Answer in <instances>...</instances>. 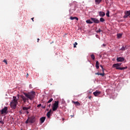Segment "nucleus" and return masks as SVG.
<instances>
[{
	"instance_id": "aec40b11",
	"label": "nucleus",
	"mask_w": 130,
	"mask_h": 130,
	"mask_svg": "<svg viewBox=\"0 0 130 130\" xmlns=\"http://www.w3.org/2000/svg\"><path fill=\"white\" fill-rule=\"evenodd\" d=\"M90 56L93 60H95V55H94V54H91Z\"/></svg>"
},
{
	"instance_id": "8fccbe9b",
	"label": "nucleus",
	"mask_w": 130,
	"mask_h": 130,
	"mask_svg": "<svg viewBox=\"0 0 130 130\" xmlns=\"http://www.w3.org/2000/svg\"><path fill=\"white\" fill-rule=\"evenodd\" d=\"M62 120H64V119L63 118V119H62Z\"/></svg>"
},
{
	"instance_id": "f03ea898",
	"label": "nucleus",
	"mask_w": 130,
	"mask_h": 130,
	"mask_svg": "<svg viewBox=\"0 0 130 130\" xmlns=\"http://www.w3.org/2000/svg\"><path fill=\"white\" fill-rule=\"evenodd\" d=\"M24 95L28 98V99H29L30 100H32V99L34 98V96H35V92L31 91L30 92L28 93H24Z\"/></svg>"
},
{
	"instance_id": "de8ad7c7",
	"label": "nucleus",
	"mask_w": 130,
	"mask_h": 130,
	"mask_svg": "<svg viewBox=\"0 0 130 130\" xmlns=\"http://www.w3.org/2000/svg\"><path fill=\"white\" fill-rule=\"evenodd\" d=\"M38 42H39V39H38Z\"/></svg>"
},
{
	"instance_id": "423d86ee",
	"label": "nucleus",
	"mask_w": 130,
	"mask_h": 130,
	"mask_svg": "<svg viewBox=\"0 0 130 130\" xmlns=\"http://www.w3.org/2000/svg\"><path fill=\"white\" fill-rule=\"evenodd\" d=\"M90 19L91 21H93V23H95V24H99V23H100V21L97 18H91Z\"/></svg>"
},
{
	"instance_id": "58836bf2",
	"label": "nucleus",
	"mask_w": 130,
	"mask_h": 130,
	"mask_svg": "<svg viewBox=\"0 0 130 130\" xmlns=\"http://www.w3.org/2000/svg\"><path fill=\"white\" fill-rule=\"evenodd\" d=\"M103 46L104 47H105L106 46V44H103Z\"/></svg>"
},
{
	"instance_id": "a878e982",
	"label": "nucleus",
	"mask_w": 130,
	"mask_h": 130,
	"mask_svg": "<svg viewBox=\"0 0 130 130\" xmlns=\"http://www.w3.org/2000/svg\"><path fill=\"white\" fill-rule=\"evenodd\" d=\"M50 113H49V112H47V117H48V118H49V117H50Z\"/></svg>"
},
{
	"instance_id": "c9c22d12",
	"label": "nucleus",
	"mask_w": 130,
	"mask_h": 130,
	"mask_svg": "<svg viewBox=\"0 0 130 130\" xmlns=\"http://www.w3.org/2000/svg\"><path fill=\"white\" fill-rule=\"evenodd\" d=\"M0 123H1L2 124H4V122L3 121H0Z\"/></svg>"
},
{
	"instance_id": "4c0bfd02",
	"label": "nucleus",
	"mask_w": 130,
	"mask_h": 130,
	"mask_svg": "<svg viewBox=\"0 0 130 130\" xmlns=\"http://www.w3.org/2000/svg\"><path fill=\"white\" fill-rule=\"evenodd\" d=\"M50 106H51V104H50L48 105V107H49V108H50Z\"/></svg>"
},
{
	"instance_id": "20e7f679",
	"label": "nucleus",
	"mask_w": 130,
	"mask_h": 130,
	"mask_svg": "<svg viewBox=\"0 0 130 130\" xmlns=\"http://www.w3.org/2000/svg\"><path fill=\"white\" fill-rule=\"evenodd\" d=\"M28 119H29V122L30 123H34V122H35V121L36 120L35 116H32L31 117L28 118Z\"/></svg>"
},
{
	"instance_id": "c756f323",
	"label": "nucleus",
	"mask_w": 130,
	"mask_h": 130,
	"mask_svg": "<svg viewBox=\"0 0 130 130\" xmlns=\"http://www.w3.org/2000/svg\"><path fill=\"white\" fill-rule=\"evenodd\" d=\"M101 32V29H100V28L99 29V30H98L96 31V32L97 33H100Z\"/></svg>"
},
{
	"instance_id": "2f4dec72",
	"label": "nucleus",
	"mask_w": 130,
	"mask_h": 130,
	"mask_svg": "<svg viewBox=\"0 0 130 130\" xmlns=\"http://www.w3.org/2000/svg\"><path fill=\"white\" fill-rule=\"evenodd\" d=\"M127 17H128V15L127 14H125V15L124 16V18H127Z\"/></svg>"
},
{
	"instance_id": "39448f33",
	"label": "nucleus",
	"mask_w": 130,
	"mask_h": 130,
	"mask_svg": "<svg viewBox=\"0 0 130 130\" xmlns=\"http://www.w3.org/2000/svg\"><path fill=\"white\" fill-rule=\"evenodd\" d=\"M8 111V107H5L1 111H0L1 114H5Z\"/></svg>"
},
{
	"instance_id": "f3484780",
	"label": "nucleus",
	"mask_w": 130,
	"mask_h": 130,
	"mask_svg": "<svg viewBox=\"0 0 130 130\" xmlns=\"http://www.w3.org/2000/svg\"><path fill=\"white\" fill-rule=\"evenodd\" d=\"M73 103H74V104H75V105H78V106H80V105H81V104L79 103V102H74V101H72Z\"/></svg>"
},
{
	"instance_id": "5701e85b",
	"label": "nucleus",
	"mask_w": 130,
	"mask_h": 130,
	"mask_svg": "<svg viewBox=\"0 0 130 130\" xmlns=\"http://www.w3.org/2000/svg\"><path fill=\"white\" fill-rule=\"evenodd\" d=\"M100 22H105V19L102 17L100 19Z\"/></svg>"
},
{
	"instance_id": "7c9ffc66",
	"label": "nucleus",
	"mask_w": 130,
	"mask_h": 130,
	"mask_svg": "<svg viewBox=\"0 0 130 130\" xmlns=\"http://www.w3.org/2000/svg\"><path fill=\"white\" fill-rule=\"evenodd\" d=\"M3 62H5L6 64H8V62L7 61V60H6V59H4V60H3Z\"/></svg>"
},
{
	"instance_id": "6ab92c4d",
	"label": "nucleus",
	"mask_w": 130,
	"mask_h": 130,
	"mask_svg": "<svg viewBox=\"0 0 130 130\" xmlns=\"http://www.w3.org/2000/svg\"><path fill=\"white\" fill-rule=\"evenodd\" d=\"M125 15H127L128 16H130V11H127L125 12Z\"/></svg>"
},
{
	"instance_id": "ea45409f",
	"label": "nucleus",
	"mask_w": 130,
	"mask_h": 130,
	"mask_svg": "<svg viewBox=\"0 0 130 130\" xmlns=\"http://www.w3.org/2000/svg\"><path fill=\"white\" fill-rule=\"evenodd\" d=\"M103 73H104L105 69L104 68L102 69Z\"/></svg>"
},
{
	"instance_id": "a211bd4d",
	"label": "nucleus",
	"mask_w": 130,
	"mask_h": 130,
	"mask_svg": "<svg viewBox=\"0 0 130 130\" xmlns=\"http://www.w3.org/2000/svg\"><path fill=\"white\" fill-rule=\"evenodd\" d=\"M86 22L87 24H93V22L91 21L90 20H87Z\"/></svg>"
},
{
	"instance_id": "3c124183",
	"label": "nucleus",
	"mask_w": 130,
	"mask_h": 130,
	"mask_svg": "<svg viewBox=\"0 0 130 130\" xmlns=\"http://www.w3.org/2000/svg\"><path fill=\"white\" fill-rule=\"evenodd\" d=\"M71 116H72V117H73V116L71 115Z\"/></svg>"
},
{
	"instance_id": "a19ab883",
	"label": "nucleus",
	"mask_w": 130,
	"mask_h": 130,
	"mask_svg": "<svg viewBox=\"0 0 130 130\" xmlns=\"http://www.w3.org/2000/svg\"><path fill=\"white\" fill-rule=\"evenodd\" d=\"M88 98H89V99H91L92 96H88Z\"/></svg>"
},
{
	"instance_id": "37998d69",
	"label": "nucleus",
	"mask_w": 130,
	"mask_h": 130,
	"mask_svg": "<svg viewBox=\"0 0 130 130\" xmlns=\"http://www.w3.org/2000/svg\"><path fill=\"white\" fill-rule=\"evenodd\" d=\"M28 77H29V74L27 73V74H26V78H28Z\"/></svg>"
},
{
	"instance_id": "2eb2a0df",
	"label": "nucleus",
	"mask_w": 130,
	"mask_h": 130,
	"mask_svg": "<svg viewBox=\"0 0 130 130\" xmlns=\"http://www.w3.org/2000/svg\"><path fill=\"white\" fill-rule=\"evenodd\" d=\"M70 19L71 20H76L77 21H79V18L77 17H71Z\"/></svg>"
},
{
	"instance_id": "6e6552de",
	"label": "nucleus",
	"mask_w": 130,
	"mask_h": 130,
	"mask_svg": "<svg viewBox=\"0 0 130 130\" xmlns=\"http://www.w3.org/2000/svg\"><path fill=\"white\" fill-rule=\"evenodd\" d=\"M93 94L95 97H97V96H99L101 94V91L96 90L95 92H93Z\"/></svg>"
},
{
	"instance_id": "bb28decb",
	"label": "nucleus",
	"mask_w": 130,
	"mask_h": 130,
	"mask_svg": "<svg viewBox=\"0 0 130 130\" xmlns=\"http://www.w3.org/2000/svg\"><path fill=\"white\" fill-rule=\"evenodd\" d=\"M105 75V73H100V76H102V77H104Z\"/></svg>"
},
{
	"instance_id": "9d476101",
	"label": "nucleus",
	"mask_w": 130,
	"mask_h": 130,
	"mask_svg": "<svg viewBox=\"0 0 130 130\" xmlns=\"http://www.w3.org/2000/svg\"><path fill=\"white\" fill-rule=\"evenodd\" d=\"M20 98L22 99V100H23L24 103H26V101L28 100V99L26 98V97H25L24 95H20Z\"/></svg>"
},
{
	"instance_id": "79ce46f5",
	"label": "nucleus",
	"mask_w": 130,
	"mask_h": 130,
	"mask_svg": "<svg viewBox=\"0 0 130 130\" xmlns=\"http://www.w3.org/2000/svg\"><path fill=\"white\" fill-rule=\"evenodd\" d=\"M27 110H28V109H30L31 108V107L29 106L27 108Z\"/></svg>"
},
{
	"instance_id": "0eeeda50",
	"label": "nucleus",
	"mask_w": 130,
	"mask_h": 130,
	"mask_svg": "<svg viewBox=\"0 0 130 130\" xmlns=\"http://www.w3.org/2000/svg\"><path fill=\"white\" fill-rule=\"evenodd\" d=\"M121 66V63H115L113 64V68H116V70H117V69H119V67H120Z\"/></svg>"
},
{
	"instance_id": "1a4fd4ad",
	"label": "nucleus",
	"mask_w": 130,
	"mask_h": 130,
	"mask_svg": "<svg viewBox=\"0 0 130 130\" xmlns=\"http://www.w3.org/2000/svg\"><path fill=\"white\" fill-rule=\"evenodd\" d=\"M117 61L118 62L124 61V58L122 57H119L117 58Z\"/></svg>"
},
{
	"instance_id": "b1692460",
	"label": "nucleus",
	"mask_w": 130,
	"mask_h": 130,
	"mask_svg": "<svg viewBox=\"0 0 130 130\" xmlns=\"http://www.w3.org/2000/svg\"><path fill=\"white\" fill-rule=\"evenodd\" d=\"M22 110H24L25 111H28V108H27V107H23L22 108Z\"/></svg>"
},
{
	"instance_id": "9b49d317",
	"label": "nucleus",
	"mask_w": 130,
	"mask_h": 130,
	"mask_svg": "<svg viewBox=\"0 0 130 130\" xmlns=\"http://www.w3.org/2000/svg\"><path fill=\"white\" fill-rule=\"evenodd\" d=\"M99 14L100 17H104L105 16V13L104 12L101 11Z\"/></svg>"
},
{
	"instance_id": "cd10ccee",
	"label": "nucleus",
	"mask_w": 130,
	"mask_h": 130,
	"mask_svg": "<svg viewBox=\"0 0 130 130\" xmlns=\"http://www.w3.org/2000/svg\"><path fill=\"white\" fill-rule=\"evenodd\" d=\"M76 45H78V43L75 42V44H74V48L77 47V46H76Z\"/></svg>"
},
{
	"instance_id": "e433bc0d",
	"label": "nucleus",
	"mask_w": 130,
	"mask_h": 130,
	"mask_svg": "<svg viewBox=\"0 0 130 130\" xmlns=\"http://www.w3.org/2000/svg\"><path fill=\"white\" fill-rule=\"evenodd\" d=\"M95 75H98V76H100V73L99 72L95 73Z\"/></svg>"
},
{
	"instance_id": "09e8293b",
	"label": "nucleus",
	"mask_w": 130,
	"mask_h": 130,
	"mask_svg": "<svg viewBox=\"0 0 130 130\" xmlns=\"http://www.w3.org/2000/svg\"><path fill=\"white\" fill-rule=\"evenodd\" d=\"M43 108H45V107H43Z\"/></svg>"
},
{
	"instance_id": "7ed1b4c3",
	"label": "nucleus",
	"mask_w": 130,
	"mask_h": 130,
	"mask_svg": "<svg viewBox=\"0 0 130 130\" xmlns=\"http://www.w3.org/2000/svg\"><path fill=\"white\" fill-rule=\"evenodd\" d=\"M59 103V102L58 101H55L53 105L52 106V110L53 111H56L57 109L58 108V104Z\"/></svg>"
},
{
	"instance_id": "a18cd8bd",
	"label": "nucleus",
	"mask_w": 130,
	"mask_h": 130,
	"mask_svg": "<svg viewBox=\"0 0 130 130\" xmlns=\"http://www.w3.org/2000/svg\"><path fill=\"white\" fill-rule=\"evenodd\" d=\"M100 67L102 69H103V66L102 65H100Z\"/></svg>"
},
{
	"instance_id": "393cba45",
	"label": "nucleus",
	"mask_w": 130,
	"mask_h": 130,
	"mask_svg": "<svg viewBox=\"0 0 130 130\" xmlns=\"http://www.w3.org/2000/svg\"><path fill=\"white\" fill-rule=\"evenodd\" d=\"M121 36H122V35H121V34H117V37L118 38H120L121 37Z\"/></svg>"
},
{
	"instance_id": "49530a36",
	"label": "nucleus",
	"mask_w": 130,
	"mask_h": 130,
	"mask_svg": "<svg viewBox=\"0 0 130 130\" xmlns=\"http://www.w3.org/2000/svg\"><path fill=\"white\" fill-rule=\"evenodd\" d=\"M26 113H27V114H28L29 112H28V111H26Z\"/></svg>"
},
{
	"instance_id": "473e14b6",
	"label": "nucleus",
	"mask_w": 130,
	"mask_h": 130,
	"mask_svg": "<svg viewBox=\"0 0 130 130\" xmlns=\"http://www.w3.org/2000/svg\"><path fill=\"white\" fill-rule=\"evenodd\" d=\"M25 123H29V118L27 119V120L25 121Z\"/></svg>"
},
{
	"instance_id": "f704fd0d",
	"label": "nucleus",
	"mask_w": 130,
	"mask_h": 130,
	"mask_svg": "<svg viewBox=\"0 0 130 130\" xmlns=\"http://www.w3.org/2000/svg\"><path fill=\"white\" fill-rule=\"evenodd\" d=\"M41 104H39L38 106H37V107H38V108H39V107H41Z\"/></svg>"
},
{
	"instance_id": "c85d7f7f",
	"label": "nucleus",
	"mask_w": 130,
	"mask_h": 130,
	"mask_svg": "<svg viewBox=\"0 0 130 130\" xmlns=\"http://www.w3.org/2000/svg\"><path fill=\"white\" fill-rule=\"evenodd\" d=\"M107 17H109V11H108L106 13Z\"/></svg>"
},
{
	"instance_id": "72a5a7b5",
	"label": "nucleus",
	"mask_w": 130,
	"mask_h": 130,
	"mask_svg": "<svg viewBox=\"0 0 130 130\" xmlns=\"http://www.w3.org/2000/svg\"><path fill=\"white\" fill-rule=\"evenodd\" d=\"M48 112L51 114L52 112V110L50 109Z\"/></svg>"
},
{
	"instance_id": "dca6fc26",
	"label": "nucleus",
	"mask_w": 130,
	"mask_h": 130,
	"mask_svg": "<svg viewBox=\"0 0 130 130\" xmlns=\"http://www.w3.org/2000/svg\"><path fill=\"white\" fill-rule=\"evenodd\" d=\"M96 69L98 70L99 69V61H96L95 63Z\"/></svg>"
},
{
	"instance_id": "4be33fe9",
	"label": "nucleus",
	"mask_w": 130,
	"mask_h": 130,
	"mask_svg": "<svg viewBox=\"0 0 130 130\" xmlns=\"http://www.w3.org/2000/svg\"><path fill=\"white\" fill-rule=\"evenodd\" d=\"M95 3H96L97 4H100V3H101V2H102V0H95Z\"/></svg>"
},
{
	"instance_id": "ddd939ff",
	"label": "nucleus",
	"mask_w": 130,
	"mask_h": 130,
	"mask_svg": "<svg viewBox=\"0 0 130 130\" xmlns=\"http://www.w3.org/2000/svg\"><path fill=\"white\" fill-rule=\"evenodd\" d=\"M45 117H43L40 118V121L41 123H43L45 121Z\"/></svg>"
},
{
	"instance_id": "412c9836",
	"label": "nucleus",
	"mask_w": 130,
	"mask_h": 130,
	"mask_svg": "<svg viewBox=\"0 0 130 130\" xmlns=\"http://www.w3.org/2000/svg\"><path fill=\"white\" fill-rule=\"evenodd\" d=\"M52 101H53V99L51 98V99L47 102V104H48V103H51V102H52Z\"/></svg>"
},
{
	"instance_id": "c03bdc74",
	"label": "nucleus",
	"mask_w": 130,
	"mask_h": 130,
	"mask_svg": "<svg viewBox=\"0 0 130 130\" xmlns=\"http://www.w3.org/2000/svg\"><path fill=\"white\" fill-rule=\"evenodd\" d=\"M31 20H32V22H34V17L32 18Z\"/></svg>"
},
{
	"instance_id": "f8f14e48",
	"label": "nucleus",
	"mask_w": 130,
	"mask_h": 130,
	"mask_svg": "<svg viewBox=\"0 0 130 130\" xmlns=\"http://www.w3.org/2000/svg\"><path fill=\"white\" fill-rule=\"evenodd\" d=\"M126 49H127V48H126V46H122L121 48L120 49V50H122V51H124V50H126Z\"/></svg>"
},
{
	"instance_id": "f257e3e1",
	"label": "nucleus",
	"mask_w": 130,
	"mask_h": 130,
	"mask_svg": "<svg viewBox=\"0 0 130 130\" xmlns=\"http://www.w3.org/2000/svg\"><path fill=\"white\" fill-rule=\"evenodd\" d=\"M17 104H18V100L17 99V97L13 96V100L10 103V106L11 108H12L13 109H16Z\"/></svg>"
},
{
	"instance_id": "4468645a",
	"label": "nucleus",
	"mask_w": 130,
	"mask_h": 130,
	"mask_svg": "<svg viewBox=\"0 0 130 130\" xmlns=\"http://www.w3.org/2000/svg\"><path fill=\"white\" fill-rule=\"evenodd\" d=\"M126 69H127V67H119V68H117V70H120L121 71H122L123 70H126Z\"/></svg>"
}]
</instances>
